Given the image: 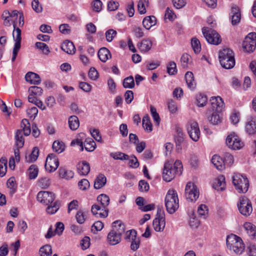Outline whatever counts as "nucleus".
<instances>
[{
    "mask_svg": "<svg viewBox=\"0 0 256 256\" xmlns=\"http://www.w3.org/2000/svg\"><path fill=\"white\" fill-rule=\"evenodd\" d=\"M97 200L100 202L101 206L98 204L92 205L91 208L92 212L97 217L106 218L108 213L107 206L110 204L108 196L106 194H101L98 196Z\"/></svg>",
    "mask_w": 256,
    "mask_h": 256,
    "instance_id": "f257e3e1",
    "label": "nucleus"
},
{
    "mask_svg": "<svg viewBox=\"0 0 256 256\" xmlns=\"http://www.w3.org/2000/svg\"><path fill=\"white\" fill-rule=\"evenodd\" d=\"M182 163L179 160H176L174 166L169 162H166L162 174L164 180L167 182L171 181L176 174L180 176L182 174Z\"/></svg>",
    "mask_w": 256,
    "mask_h": 256,
    "instance_id": "f03ea898",
    "label": "nucleus"
},
{
    "mask_svg": "<svg viewBox=\"0 0 256 256\" xmlns=\"http://www.w3.org/2000/svg\"><path fill=\"white\" fill-rule=\"evenodd\" d=\"M219 59L221 66L226 69H230L235 65L234 53L230 48H224L220 51Z\"/></svg>",
    "mask_w": 256,
    "mask_h": 256,
    "instance_id": "7ed1b4c3",
    "label": "nucleus"
},
{
    "mask_svg": "<svg viewBox=\"0 0 256 256\" xmlns=\"http://www.w3.org/2000/svg\"><path fill=\"white\" fill-rule=\"evenodd\" d=\"M226 242L230 250L236 254H241L244 250V245L242 240L234 234L227 236Z\"/></svg>",
    "mask_w": 256,
    "mask_h": 256,
    "instance_id": "20e7f679",
    "label": "nucleus"
},
{
    "mask_svg": "<svg viewBox=\"0 0 256 256\" xmlns=\"http://www.w3.org/2000/svg\"><path fill=\"white\" fill-rule=\"evenodd\" d=\"M165 206L167 212L174 214L178 208V199L177 192L175 190H170L165 198Z\"/></svg>",
    "mask_w": 256,
    "mask_h": 256,
    "instance_id": "39448f33",
    "label": "nucleus"
},
{
    "mask_svg": "<svg viewBox=\"0 0 256 256\" xmlns=\"http://www.w3.org/2000/svg\"><path fill=\"white\" fill-rule=\"evenodd\" d=\"M232 183L240 193H246L248 188V178L240 174H234L232 176Z\"/></svg>",
    "mask_w": 256,
    "mask_h": 256,
    "instance_id": "423d86ee",
    "label": "nucleus"
},
{
    "mask_svg": "<svg viewBox=\"0 0 256 256\" xmlns=\"http://www.w3.org/2000/svg\"><path fill=\"white\" fill-rule=\"evenodd\" d=\"M237 206L240 212L246 216H249L252 212L251 201L245 196L239 198Z\"/></svg>",
    "mask_w": 256,
    "mask_h": 256,
    "instance_id": "0eeeda50",
    "label": "nucleus"
},
{
    "mask_svg": "<svg viewBox=\"0 0 256 256\" xmlns=\"http://www.w3.org/2000/svg\"><path fill=\"white\" fill-rule=\"evenodd\" d=\"M202 32L207 42L210 44L218 45L222 42L220 35L214 30L204 27L202 28Z\"/></svg>",
    "mask_w": 256,
    "mask_h": 256,
    "instance_id": "6e6552de",
    "label": "nucleus"
},
{
    "mask_svg": "<svg viewBox=\"0 0 256 256\" xmlns=\"http://www.w3.org/2000/svg\"><path fill=\"white\" fill-rule=\"evenodd\" d=\"M153 227L156 232H162L165 228V214L164 211L158 208L156 217L153 220Z\"/></svg>",
    "mask_w": 256,
    "mask_h": 256,
    "instance_id": "1a4fd4ad",
    "label": "nucleus"
},
{
    "mask_svg": "<svg viewBox=\"0 0 256 256\" xmlns=\"http://www.w3.org/2000/svg\"><path fill=\"white\" fill-rule=\"evenodd\" d=\"M185 196L190 202H195L199 196V192L196 186L192 182L187 183L185 188Z\"/></svg>",
    "mask_w": 256,
    "mask_h": 256,
    "instance_id": "9d476101",
    "label": "nucleus"
},
{
    "mask_svg": "<svg viewBox=\"0 0 256 256\" xmlns=\"http://www.w3.org/2000/svg\"><path fill=\"white\" fill-rule=\"evenodd\" d=\"M256 46V33L250 32L245 38L242 43L244 50L248 52H253Z\"/></svg>",
    "mask_w": 256,
    "mask_h": 256,
    "instance_id": "9b49d317",
    "label": "nucleus"
},
{
    "mask_svg": "<svg viewBox=\"0 0 256 256\" xmlns=\"http://www.w3.org/2000/svg\"><path fill=\"white\" fill-rule=\"evenodd\" d=\"M187 130L190 137L194 142L198 140L200 137V130L198 122H190L187 126Z\"/></svg>",
    "mask_w": 256,
    "mask_h": 256,
    "instance_id": "f8f14e48",
    "label": "nucleus"
},
{
    "mask_svg": "<svg viewBox=\"0 0 256 256\" xmlns=\"http://www.w3.org/2000/svg\"><path fill=\"white\" fill-rule=\"evenodd\" d=\"M59 166L58 158L54 154H49L46 160L45 168L50 172L55 171Z\"/></svg>",
    "mask_w": 256,
    "mask_h": 256,
    "instance_id": "ddd939ff",
    "label": "nucleus"
},
{
    "mask_svg": "<svg viewBox=\"0 0 256 256\" xmlns=\"http://www.w3.org/2000/svg\"><path fill=\"white\" fill-rule=\"evenodd\" d=\"M37 200L40 202L48 205L53 202L55 198L54 194L51 192L47 191H40L37 194Z\"/></svg>",
    "mask_w": 256,
    "mask_h": 256,
    "instance_id": "4468645a",
    "label": "nucleus"
},
{
    "mask_svg": "<svg viewBox=\"0 0 256 256\" xmlns=\"http://www.w3.org/2000/svg\"><path fill=\"white\" fill-rule=\"evenodd\" d=\"M212 111L222 112L224 108V102L220 96H212L210 99Z\"/></svg>",
    "mask_w": 256,
    "mask_h": 256,
    "instance_id": "2eb2a0df",
    "label": "nucleus"
},
{
    "mask_svg": "<svg viewBox=\"0 0 256 256\" xmlns=\"http://www.w3.org/2000/svg\"><path fill=\"white\" fill-rule=\"evenodd\" d=\"M230 14L231 22L233 26L236 25L240 22L241 18V14L238 7L236 6H232Z\"/></svg>",
    "mask_w": 256,
    "mask_h": 256,
    "instance_id": "dca6fc26",
    "label": "nucleus"
},
{
    "mask_svg": "<svg viewBox=\"0 0 256 256\" xmlns=\"http://www.w3.org/2000/svg\"><path fill=\"white\" fill-rule=\"evenodd\" d=\"M207 118L208 122L214 125H217L222 122V114L221 112L217 111H212L210 116H208Z\"/></svg>",
    "mask_w": 256,
    "mask_h": 256,
    "instance_id": "f3484780",
    "label": "nucleus"
},
{
    "mask_svg": "<svg viewBox=\"0 0 256 256\" xmlns=\"http://www.w3.org/2000/svg\"><path fill=\"white\" fill-rule=\"evenodd\" d=\"M13 26L14 28V30L12 33V36L14 40L15 41V44L14 46L20 47V48L21 44V30L16 27V24L15 23V20H13Z\"/></svg>",
    "mask_w": 256,
    "mask_h": 256,
    "instance_id": "a211bd4d",
    "label": "nucleus"
},
{
    "mask_svg": "<svg viewBox=\"0 0 256 256\" xmlns=\"http://www.w3.org/2000/svg\"><path fill=\"white\" fill-rule=\"evenodd\" d=\"M108 243L112 246H114L119 244L121 240V236L111 230L107 236Z\"/></svg>",
    "mask_w": 256,
    "mask_h": 256,
    "instance_id": "6ab92c4d",
    "label": "nucleus"
},
{
    "mask_svg": "<svg viewBox=\"0 0 256 256\" xmlns=\"http://www.w3.org/2000/svg\"><path fill=\"white\" fill-rule=\"evenodd\" d=\"M212 187L217 190H224L226 188L225 177L223 175L219 176L215 179Z\"/></svg>",
    "mask_w": 256,
    "mask_h": 256,
    "instance_id": "aec40b11",
    "label": "nucleus"
},
{
    "mask_svg": "<svg viewBox=\"0 0 256 256\" xmlns=\"http://www.w3.org/2000/svg\"><path fill=\"white\" fill-rule=\"evenodd\" d=\"M61 48L63 51L70 54H74L76 50L73 42L69 40H66L62 42Z\"/></svg>",
    "mask_w": 256,
    "mask_h": 256,
    "instance_id": "412c9836",
    "label": "nucleus"
},
{
    "mask_svg": "<svg viewBox=\"0 0 256 256\" xmlns=\"http://www.w3.org/2000/svg\"><path fill=\"white\" fill-rule=\"evenodd\" d=\"M77 169L80 174L86 176L90 171V165L86 161L83 160L78 163Z\"/></svg>",
    "mask_w": 256,
    "mask_h": 256,
    "instance_id": "4be33fe9",
    "label": "nucleus"
},
{
    "mask_svg": "<svg viewBox=\"0 0 256 256\" xmlns=\"http://www.w3.org/2000/svg\"><path fill=\"white\" fill-rule=\"evenodd\" d=\"M25 78L26 82L36 85L39 84L41 82L40 76L33 72H28L26 74Z\"/></svg>",
    "mask_w": 256,
    "mask_h": 256,
    "instance_id": "5701e85b",
    "label": "nucleus"
},
{
    "mask_svg": "<svg viewBox=\"0 0 256 256\" xmlns=\"http://www.w3.org/2000/svg\"><path fill=\"white\" fill-rule=\"evenodd\" d=\"M112 230L122 236L126 230L124 224L120 220H117L112 223Z\"/></svg>",
    "mask_w": 256,
    "mask_h": 256,
    "instance_id": "b1692460",
    "label": "nucleus"
},
{
    "mask_svg": "<svg viewBox=\"0 0 256 256\" xmlns=\"http://www.w3.org/2000/svg\"><path fill=\"white\" fill-rule=\"evenodd\" d=\"M98 57L103 62H106L108 60L111 58V54L110 50L106 48H102L98 52Z\"/></svg>",
    "mask_w": 256,
    "mask_h": 256,
    "instance_id": "393cba45",
    "label": "nucleus"
},
{
    "mask_svg": "<svg viewBox=\"0 0 256 256\" xmlns=\"http://www.w3.org/2000/svg\"><path fill=\"white\" fill-rule=\"evenodd\" d=\"M106 182V178L104 174H100L94 182V188L96 189H100L105 186Z\"/></svg>",
    "mask_w": 256,
    "mask_h": 256,
    "instance_id": "a878e982",
    "label": "nucleus"
},
{
    "mask_svg": "<svg viewBox=\"0 0 256 256\" xmlns=\"http://www.w3.org/2000/svg\"><path fill=\"white\" fill-rule=\"evenodd\" d=\"M248 234L252 239L256 240V226L250 222H246L244 225Z\"/></svg>",
    "mask_w": 256,
    "mask_h": 256,
    "instance_id": "bb28decb",
    "label": "nucleus"
},
{
    "mask_svg": "<svg viewBox=\"0 0 256 256\" xmlns=\"http://www.w3.org/2000/svg\"><path fill=\"white\" fill-rule=\"evenodd\" d=\"M156 23V18L154 16L145 17L142 21L143 26L146 30H149Z\"/></svg>",
    "mask_w": 256,
    "mask_h": 256,
    "instance_id": "cd10ccee",
    "label": "nucleus"
},
{
    "mask_svg": "<svg viewBox=\"0 0 256 256\" xmlns=\"http://www.w3.org/2000/svg\"><path fill=\"white\" fill-rule=\"evenodd\" d=\"M246 130L250 135L256 134V119L252 118L246 122Z\"/></svg>",
    "mask_w": 256,
    "mask_h": 256,
    "instance_id": "c85d7f7f",
    "label": "nucleus"
},
{
    "mask_svg": "<svg viewBox=\"0 0 256 256\" xmlns=\"http://www.w3.org/2000/svg\"><path fill=\"white\" fill-rule=\"evenodd\" d=\"M211 162L218 170H221L224 168L223 158L217 154H215L212 157Z\"/></svg>",
    "mask_w": 256,
    "mask_h": 256,
    "instance_id": "c756f323",
    "label": "nucleus"
},
{
    "mask_svg": "<svg viewBox=\"0 0 256 256\" xmlns=\"http://www.w3.org/2000/svg\"><path fill=\"white\" fill-rule=\"evenodd\" d=\"M185 80L188 86L191 90L195 88L196 82L194 80V74L191 72H188L185 74Z\"/></svg>",
    "mask_w": 256,
    "mask_h": 256,
    "instance_id": "7c9ffc66",
    "label": "nucleus"
},
{
    "mask_svg": "<svg viewBox=\"0 0 256 256\" xmlns=\"http://www.w3.org/2000/svg\"><path fill=\"white\" fill-rule=\"evenodd\" d=\"M152 46V42L147 39L142 40L141 42L138 44L140 50L144 52H148L150 50Z\"/></svg>",
    "mask_w": 256,
    "mask_h": 256,
    "instance_id": "2f4dec72",
    "label": "nucleus"
},
{
    "mask_svg": "<svg viewBox=\"0 0 256 256\" xmlns=\"http://www.w3.org/2000/svg\"><path fill=\"white\" fill-rule=\"evenodd\" d=\"M68 124L70 128L74 130L78 129L80 126L78 118L76 116H72L68 118Z\"/></svg>",
    "mask_w": 256,
    "mask_h": 256,
    "instance_id": "473e14b6",
    "label": "nucleus"
},
{
    "mask_svg": "<svg viewBox=\"0 0 256 256\" xmlns=\"http://www.w3.org/2000/svg\"><path fill=\"white\" fill-rule=\"evenodd\" d=\"M238 136L234 133L230 134L227 136L226 142L229 148L234 150V144Z\"/></svg>",
    "mask_w": 256,
    "mask_h": 256,
    "instance_id": "72a5a7b5",
    "label": "nucleus"
},
{
    "mask_svg": "<svg viewBox=\"0 0 256 256\" xmlns=\"http://www.w3.org/2000/svg\"><path fill=\"white\" fill-rule=\"evenodd\" d=\"M38 154L39 149L38 147H34L28 156H26V161L30 163L35 162L37 160Z\"/></svg>",
    "mask_w": 256,
    "mask_h": 256,
    "instance_id": "f704fd0d",
    "label": "nucleus"
},
{
    "mask_svg": "<svg viewBox=\"0 0 256 256\" xmlns=\"http://www.w3.org/2000/svg\"><path fill=\"white\" fill-rule=\"evenodd\" d=\"M84 146L86 151L91 152L96 148V144L92 138H88L85 140Z\"/></svg>",
    "mask_w": 256,
    "mask_h": 256,
    "instance_id": "c9c22d12",
    "label": "nucleus"
},
{
    "mask_svg": "<svg viewBox=\"0 0 256 256\" xmlns=\"http://www.w3.org/2000/svg\"><path fill=\"white\" fill-rule=\"evenodd\" d=\"M20 125L22 128L24 134L26 136H29L31 132L30 125L29 121L27 119L24 118L22 120Z\"/></svg>",
    "mask_w": 256,
    "mask_h": 256,
    "instance_id": "e433bc0d",
    "label": "nucleus"
},
{
    "mask_svg": "<svg viewBox=\"0 0 256 256\" xmlns=\"http://www.w3.org/2000/svg\"><path fill=\"white\" fill-rule=\"evenodd\" d=\"M59 175L60 178L68 180L74 177V173L72 170H68L64 168H60L59 169Z\"/></svg>",
    "mask_w": 256,
    "mask_h": 256,
    "instance_id": "4c0bfd02",
    "label": "nucleus"
},
{
    "mask_svg": "<svg viewBox=\"0 0 256 256\" xmlns=\"http://www.w3.org/2000/svg\"><path fill=\"white\" fill-rule=\"evenodd\" d=\"M196 100L198 106L203 107L206 105L208 101V98L206 95L200 93L196 95Z\"/></svg>",
    "mask_w": 256,
    "mask_h": 256,
    "instance_id": "58836bf2",
    "label": "nucleus"
},
{
    "mask_svg": "<svg viewBox=\"0 0 256 256\" xmlns=\"http://www.w3.org/2000/svg\"><path fill=\"white\" fill-rule=\"evenodd\" d=\"M15 138L16 144L18 148H21L24 146V140L22 136V131L20 130H18L16 132Z\"/></svg>",
    "mask_w": 256,
    "mask_h": 256,
    "instance_id": "ea45409f",
    "label": "nucleus"
},
{
    "mask_svg": "<svg viewBox=\"0 0 256 256\" xmlns=\"http://www.w3.org/2000/svg\"><path fill=\"white\" fill-rule=\"evenodd\" d=\"M40 256H51L52 254V249L50 245L46 244L41 247L40 249Z\"/></svg>",
    "mask_w": 256,
    "mask_h": 256,
    "instance_id": "a19ab883",
    "label": "nucleus"
},
{
    "mask_svg": "<svg viewBox=\"0 0 256 256\" xmlns=\"http://www.w3.org/2000/svg\"><path fill=\"white\" fill-rule=\"evenodd\" d=\"M38 169L36 165H31L28 169L29 178L30 180L36 178L38 174Z\"/></svg>",
    "mask_w": 256,
    "mask_h": 256,
    "instance_id": "79ce46f5",
    "label": "nucleus"
},
{
    "mask_svg": "<svg viewBox=\"0 0 256 256\" xmlns=\"http://www.w3.org/2000/svg\"><path fill=\"white\" fill-rule=\"evenodd\" d=\"M110 156L114 159L116 160H129L130 156L122 152H111Z\"/></svg>",
    "mask_w": 256,
    "mask_h": 256,
    "instance_id": "37998d69",
    "label": "nucleus"
},
{
    "mask_svg": "<svg viewBox=\"0 0 256 256\" xmlns=\"http://www.w3.org/2000/svg\"><path fill=\"white\" fill-rule=\"evenodd\" d=\"M7 171V159L2 157L0 159V176H5Z\"/></svg>",
    "mask_w": 256,
    "mask_h": 256,
    "instance_id": "c03bdc74",
    "label": "nucleus"
},
{
    "mask_svg": "<svg viewBox=\"0 0 256 256\" xmlns=\"http://www.w3.org/2000/svg\"><path fill=\"white\" fill-rule=\"evenodd\" d=\"M191 45L195 54H198L201 50V45L200 40L196 38H193L191 40Z\"/></svg>",
    "mask_w": 256,
    "mask_h": 256,
    "instance_id": "a18cd8bd",
    "label": "nucleus"
},
{
    "mask_svg": "<svg viewBox=\"0 0 256 256\" xmlns=\"http://www.w3.org/2000/svg\"><path fill=\"white\" fill-rule=\"evenodd\" d=\"M52 148L54 152L60 154L64 150L65 146L62 142L54 141L52 144Z\"/></svg>",
    "mask_w": 256,
    "mask_h": 256,
    "instance_id": "49530a36",
    "label": "nucleus"
},
{
    "mask_svg": "<svg viewBox=\"0 0 256 256\" xmlns=\"http://www.w3.org/2000/svg\"><path fill=\"white\" fill-rule=\"evenodd\" d=\"M122 85L124 88H132L134 86V81L132 76H130L124 80Z\"/></svg>",
    "mask_w": 256,
    "mask_h": 256,
    "instance_id": "de8ad7c7",
    "label": "nucleus"
},
{
    "mask_svg": "<svg viewBox=\"0 0 256 256\" xmlns=\"http://www.w3.org/2000/svg\"><path fill=\"white\" fill-rule=\"evenodd\" d=\"M142 126L144 130L149 132L152 131V124L150 122V118L148 115H146L142 118Z\"/></svg>",
    "mask_w": 256,
    "mask_h": 256,
    "instance_id": "09e8293b",
    "label": "nucleus"
},
{
    "mask_svg": "<svg viewBox=\"0 0 256 256\" xmlns=\"http://www.w3.org/2000/svg\"><path fill=\"white\" fill-rule=\"evenodd\" d=\"M6 185L8 188L10 189V194H11L16 192V186L14 177H11L7 180Z\"/></svg>",
    "mask_w": 256,
    "mask_h": 256,
    "instance_id": "8fccbe9b",
    "label": "nucleus"
},
{
    "mask_svg": "<svg viewBox=\"0 0 256 256\" xmlns=\"http://www.w3.org/2000/svg\"><path fill=\"white\" fill-rule=\"evenodd\" d=\"M167 72L170 75H175L177 73L176 64L170 62L167 66Z\"/></svg>",
    "mask_w": 256,
    "mask_h": 256,
    "instance_id": "3c124183",
    "label": "nucleus"
},
{
    "mask_svg": "<svg viewBox=\"0 0 256 256\" xmlns=\"http://www.w3.org/2000/svg\"><path fill=\"white\" fill-rule=\"evenodd\" d=\"M36 46L42 50L44 54H48L50 52L49 48L47 44L42 42H36Z\"/></svg>",
    "mask_w": 256,
    "mask_h": 256,
    "instance_id": "603ef678",
    "label": "nucleus"
},
{
    "mask_svg": "<svg viewBox=\"0 0 256 256\" xmlns=\"http://www.w3.org/2000/svg\"><path fill=\"white\" fill-rule=\"evenodd\" d=\"M150 110L152 116L157 125L160 124V118L158 114L156 112V108L152 106H150Z\"/></svg>",
    "mask_w": 256,
    "mask_h": 256,
    "instance_id": "864d4df0",
    "label": "nucleus"
},
{
    "mask_svg": "<svg viewBox=\"0 0 256 256\" xmlns=\"http://www.w3.org/2000/svg\"><path fill=\"white\" fill-rule=\"evenodd\" d=\"M198 212L200 216L202 218H206V216L208 214V209L205 204H201L198 208Z\"/></svg>",
    "mask_w": 256,
    "mask_h": 256,
    "instance_id": "5fc2aeb1",
    "label": "nucleus"
},
{
    "mask_svg": "<svg viewBox=\"0 0 256 256\" xmlns=\"http://www.w3.org/2000/svg\"><path fill=\"white\" fill-rule=\"evenodd\" d=\"M60 203L58 201H56L52 206H48L46 208V212L50 214H54L56 213L59 209Z\"/></svg>",
    "mask_w": 256,
    "mask_h": 256,
    "instance_id": "6e6d98bb",
    "label": "nucleus"
},
{
    "mask_svg": "<svg viewBox=\"0 0 256 256\" xmlns=\"http://www.w3.org/2000/svg\"><path fill=\"white\" fill-rule=\"evenodd\" d=\"M28 92L31 93V94L34 96H40L43 92L42 89L39 86H32L28 89Z\"/></svg>",
    "mask_w": 256,
    "mask_h": 256,
    "instance_id": "4d7b16f0",
    "label": "nucleus"
},
{
    "mask_svg": "<svg viewBox=\"0 0 256 256\" xmlns=\"http://www.w3.org/2000/svg\"><path fill=\"white\" fill-rule=\"evenodd\" d=\"M38 185L42 188H46L50 185V179L48 178H42L39 180Z\"/></svg>",
    "mask_w": 256,
    "mask_h": 256,
    "instance_id": "13d9d810",
    "label": "nucleus"
},
{
    "mask_svg": "<svg viewBox=\"0 0 256 256\" xmlns=\"http://www.w3.org/2000/svg\"><path fill=\"white\" fill-rule=\"evenodd\" d=\"M223 160L224 162V165H231L234 162V158L233 156L231 154L228 152H226L224 153V154Z\"/></svg>",
    "mask_w": 256,
    "mask_h": 256,
    "instance_id": "bf43d9fd",
    "label": "nucleus"
},
{
    "mask_svg": "<svg viewBox=\"0 0 256 256\" xmlns=\"http://www.w3.org/2000/svg\"><path fill=\"white\" fill-rule=\"evenodd\" d=\"M190 56L188 54H184L180 58L182 66L183 68H188V65L190 62Z\"/></svg>",
    "mask_w": 256,
    "mask_h": 256,
    "instance_id": "052dcab7",
    "label": "nucleus"
},
{
    "mask_svg": "<svg viewBox=\"0 0 256 256\" xmlns=\"http://www.w3.org/2000/svg\"><path fill=\"white\" fill-rule=\"evenodd\" d=\"M78 186L81 190H86L90 188V182L88 180L83 178L78 182Z\"/></svg>",
    "mask_w": 256,
    "mask_h": 256,
    "instance_id": "680f3d73",
    "label": "nucleus"
},
{
    "mask_svg": "<svg viewBox=\"0 0 256 256\" xmlns=\"http://www.w3.org/2000/svg\"><path fill=\"white\" fill-rule=\"evenodd\" d=\"M117 32L113 30L110 29L106 32V40L108 42H110L112 40L113 38L116 36Z\"/></svg>",
    "mask_w": 256,
    "mask_h": 256,
    "instance_id": "e2e57ef3",
    "label": "nucleus"
},
{
    "mask_svg": "<svg viewBox=\"0 0 256 256\" xmlns=\"http://www.w3.org/2000/svg\"><path fill=\"white\" fill-rule=\"evenodd\" d=\"M136 235L137 232L136 230H128L126 232L125 240L130 242L132 238H136Z\"/></svg>",
    "mask_w": 256,
    "mask_h": 256,
    "instance_id": "0e129e2a",
    "label": "nucleus"
},
{
    "mask_svg": "<svg viewBox=\"0 0 256 256\" xmlns=\"http://www.w3.org/2000/svg\"><path fill=\"white\" fill-rule=\"evenodd\" d=\"M184 134L180 128H178L176 131V135L175 136V140L176 144L180 145L184 141Z\"/></svg>",
    "mask_w": 256,
    "mask_h": 256,
    "instance_id": "69168bd1",
    "label": "nucleus"
},
{
    "mask_svg": "<svg viewBox=\"0 0 256 256\" xmlns=\"http://www.w3.org/2000/svg\"><path fill=\"white\" fill-rule=\"evenodd\" d=\"M32 6L33 10L37 13L41 12L42 10V6L38 0H34L32 2Z\"/></svg>",
    "mask_w": 256,
    "mask_h": 256,
    "instance_id": "338daca9",
    "label": "nucleus"
},
{
    "mask_svg": "<svg viewBox=\"0 0 256 256\" xmlns=\"http://www.w3.org/2000/svg\"><path fill=\"white\" fill-rule=\"evenodd\" d=\"M131 244H130V248L132 250L134 251H136L137 250L140 244V240L138 238H137V236H136V238H134L132 240Z\"/></svg>",
    "mask_w": 256,
    "mask_h": 256,
    "instance_id": "774afa93",
    "label": "nucleus"
}]
</instances>
